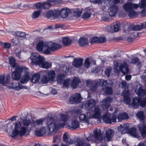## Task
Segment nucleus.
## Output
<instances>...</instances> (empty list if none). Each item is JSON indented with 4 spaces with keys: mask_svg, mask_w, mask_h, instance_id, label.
Wrapping results in <instances>:
<instances>
[{
    "mask_svg": "<svg viewBox=\"0 0 146 146\" xmlns=\"http://www.w3.org/2000/svg\"><path fill=\"white\" fill-rule=\"evenodd\" d=\"M44 46L45 45L44 41L42 40L40 41L36 45V49L39 52H42Z\"/></svg>",
    "mask_w": 146,
    "mask_h": 146,
    "instance_id": "obj_34",
    "label": "nucleus"
},
{
    "mask_svg": "<svg viewBox=\"0 0 146 146\" xmlns=\"http://www.w3.org/2000/svg\"><path fill=\"white\" fill-rule=\"evenodd\" d=\"M8 84L10 86L11 88L16 90H19L23 88V86L19 82H14L12 83L10 82Z\"/></svg>",
    "mask_w": 146,
    "mask_h": 146,
    "instance_id": "obj_15",
    "label": "nucleus"
},
{
    "mask_svg": "<svg viewBox=\"0 0 146 146\" xmlns=\"http://www.w3.org/2000/svg\"><path fill=\"white\" fill-rule=\"evenodd\" d=\"M31 120L29 119H25L23 120V125L25 126H28L30 124Z\"/></svg>",
    "mask_w": 146,
    "mask_h": 146,
    "instance_id": "obj_55",
    "label": "nucleus"
},
{
    "mask_svg": "<svg viewBox=\"0 0 146 146\" xmlns=\"http://www.w3.org/2000/svg\"><path fill=\"white\" fill-rule=\"evenodd\" d=\"M70 13L69 10L67 8H64L62 9L60 12V15L62 18L67 17Z\"/></svg>",
    "mask_w": 146,
    "mask_h": 146,
    "instance_id": "obj_27",
    "label": "nucleus"
},
{
    "mask_svg": "<svg viewBox=\"0 0 146 146\" xmlns=\"http://www.w3.org/2000/svg\"><path fill=\"white\" fill-rule=\"evenodd\" d=\"M44 120V119L43 118L36 120L34 122L35 126L36 127L40 125H42Z\"/></svg>",
    "mask_w": 146,
    "mask_h": 146,
    "instance_id": "obj_47",
    "label": "nucleus"
},
{
    "mask_svg": "<svg viewBox=\"0 0 146 146\" xmlns=\"http://www.w3.org/2000/svg\"><path fill=\"white\" fill-rule=\"evenodd\" d=\"M90 117L91 115L90 113H87L86 114H80L79 117L80 121L87 122L88 121V120L90 118Z\"/></svg>",
    "mask_w": 146,
    "mask_h": 146,
    "instance_id": "obj_22",
    "label": "nucleus"
},
{
    "mask_svg": "<svg viewBox=\"0 0 146 146\" xmlns=\"http://www.w3.org/2000/svg\"><path fill=\"white\" fill-rule=\"evenodd\" d=\"M83 59L80 58H75L72 62V65L75 67H79L82 64Z\"/></svg>",
    "mask_w": 146,
    "mask_h": 146,
    "instance_id": "obj_18",
    "label": "nucleus"
},
{
    "mask_svg": "<svg viewBox=\"0 0 146 146\" xmlns=\"http://www.w3.org/2000/svg\"><path fill=\"white\" fill-rule=\"evenodd\" d=\"M118 9V7L117 6L115 5H111L108 9L110 15L111 17L114 16L117 13Z\"/></svg>",
    "mask_w": 146,
    "mask_h": 146,
    "instance_id": "obj_17",
    "label": "nucleus"
},
{
    "mask_svg": "<svg viewBox=\"0 0 146 146\" xmlns=\"http://www.w3.org/2000/svg\"><path fill=\"white\" fill-rule=\"evenodd\" d=\"M91 15V13L88 12L84 13L82 15V18L84 19H87L89 18Z\"/></svg>",
    "mask_w": 146,
    "mask_h": 146,
    "instance_id": "obj_57",
    "label": "nucleus"
},
{
    "mask_svg": "<svg viewBox=\"0 0 146 146\" xmlns=\"http://www.w3.org/2000/svg\"><path fill=\"white\" fill-rule=\"evenodd\" d=\"M114 68L118 72L121 71L123 74H127L129 72L127 64L125 62L121 64L117 63V65H114Z\"/></svg>",
    "mask_w": 146,
    "mask_h": 146,
    "instance_id": "obj_8",
    "label": "nucleus"
},
{
    "mask_svg": "<svg viewBox=\"0 0 146 146\" xmlns=\"http://www.w3.org/2000/svg\"><path fill=\"white\" fill-rule=\"evenodd\" d=\"M75 144L77 146H90L89 143L85 144L82 139L79 138H77L74 142Z\"/></svg>",
    "mask_w": 146,
    "mask_h": 146,
    "instance_id": "obj_26",
    "label": "nucleus"
},
{
    "mask_svg": "<svg viewBox=\"0 0 146 146\" xmlns=\"http://www.w3.org/2000/svg\"><path fill=\"white\" fill-rule=\"evenodd\" d=\"M140 105L142 107H145L146 105V97L144 98L142 100L141 99L136 97L133 99L132 106L133 107L136 108Z\"/></svg>",
    "mask_w": 146,
    "mask_h": 146,
    "instance_id": "obj_7",
    "label": "nucleus"
},
{
    "mask_svg": "<svg viewBox=\"0 0 146 146\" xmlns=\"http://www.w3.org/2000/svg\"><path fill=\"white\" fill-rule=\"evenodd\" d=\"M9 64L13 68H15L16 66L15 59L13 57H9Z\"/></svg>",
    "mask_w": 146,
    "mask_h": 146,
    "instance_id": "obj_46",
    "label": "nucleus"
},
{
    "mask_svg": "<svg viewBox=\"0 0 146 146\" xmlns=\"http://www.w3.org/2000/svg\"><path fill=\"white\" fill-rule=\"evenodd\" d=\"M63 138L64 141L67 143L72 144L74 142L73 139L69 137L68 133L66 132L63 135Z\"/></svg>",
    "mask_w": 146,
    "mask_h": 146,
    "instance_id": "obj_23",
    "label": "nucleus"
},
{
    "mask_svg": "<svg viewBox=\"0 0 146 146\" xmlns=\"http://www.w3.org/2000/svg\"><path fill=\"white\" fill-rule=\"evenodd\" d=\"M15 68V71L21 74L23 72H26L28 70V69L27 68L20 66H16Z\"/></svg>",
    "mask_w": 146,
    "mask_h": 146,
    "instance_id": "obj_30",
    "label": "nucleus"
},
{
    "mask_svg": "<svg viewBox=\"0 0 146 146\" xmlns=\"http://www.w3.org/2000/svg\"><path fill=\"white\" fill-rule=\"evenodd\" d=\"M136 130L135 128H131L129 129L128 132L131 135L134 137L139 138V134L136 132Z\"/></svg>",
    "mask_w": 146,
    "mask_h": 146,
    "instance_id": "obj_24",
    "label": "nucleus"
},
{
    "mask_svg": "<svg viewBox=\"0 0 146 146\" xmlns=\"http://www.w3.org/2000/svg\"><path fill=\"white\" fill-rule=\"evenodd\" d=\"M40 13V11H35L32 15V17L33 19H35L39 17Z\"/></svg>",
    "mask_w": 146,
    "mask_h": 146,
    "instance_id": "obj_54",
    "label": "nucleus"
},
{
    "mask_svg": "<svg viewBox=\"0 0 146 146\" xmlns=\"http://www.w3.org/2000/svg\"><path fill=\"white\" fill-rule=\"evenodd\" d=\"M21 7V4L18 5H16L13 7H4L0 8V12L3 13H4L10 14L12 12V11H10L11 9L13 8H19Z\"/></svg>",
    "mask_w": 146,
    "mask_h": 146,
    "instance_id": "obj_11",
    "label": "nucleus"
},
{
    "mask_svg": "<svg viewBox=\"0 0 146 146\" xmlns=\"http://www.w3.org/2000/svg\"><path fill=\"white\" fill-rule=\"evenodd\" d=\"M109 28H111L112 30L109 31L110 32H116L119 31L120 29L119 22V21H117L113 23V26L111 27H109Z\"/></svg>",
    "mask_w": 146,
    "mask_h": 146,
    "instance_id": "obj_20",
    "label": "nucleus"
},
{
    "mask_svg": "<svg viewBox=\"0 0 146 146\" xmlns=\"http://www.w3.org/2000/svg\"><path fill=\"white\" fill-rule=\"evenodd\" d=\"M48 78L50 80H53L55 76V72L54 70H50L48 72Z\"/></svg>",
    "mask_w": 146,
    "mask_h": 146,
    "instance_id": "obj_42",
    "label": "nucleus"
},
{
    "mask_svg": "<svg viewBox=\"0 0 146 146\" xmlns=\"http://www.w3.org/2000/svg\"><path fill=\"white\" fill-rule=\"evenodd\" d=\"M79 126V124L78 121L76 120H73L71 124V127L74 129H76Z\"/></svg>",
    "mask_w": 146,
    "mask_h": 146,
    "instance_id": "obj_41",
    "label": "nucleus"
},
{
    "mask_svg": "<svg viewBox=\"0 0 146 146\" xmlns=\"http://www.w3.org/2000/svg\"><path fill=\"white\" fill-rule=\"evenodd\" d=\"M102 119L107 124H112L116 122L117 117L114 115L111 116V114L108 112L106 113L102 116Z\"/></svg>",
    "mask_w": 146,
    "mask_h": 146,
    "instance_id": "obj_6",
    "label": "nucleus"
},
{
    "mask_svg": "<svg viewBox=\"0 0 146 146\" xmlns=\"http://www.w3.org/2000/svg\"><path fill=\"white\" fill-rule=\"evenodd\" d=\"M112 101V99L110 97H108L103 99L101 107L104 109L108 108L110 105V103Z\"/></svg>",
    "mask_w": 146,
    "mask_h": 146,
    "instance_id": "obj_12",
    "label": "nucleus"
},
{
    "mask_svg": "<svg viewBox=\"0 0 146 146\" xmlns=\"http://www.w3.org/2000/svg\"><path fill=\"white\" fill-rule=\"evenodd\" d=\"M98 43V38L97 37H93L91 40L90 43L92 44L93 43Z\"/></svg>",
    "mask_w": 146,
    "mask_h": 146,
    "instance_id": "obj_60",
    "label": "nucleus"
},
{
    "mask_svg": "<svg viewBox=\"0 0 146 146\" xmlns=\"http://www.w3.org/2000/svg\"><path fill=\"white\" fill-rule=\"evenodd\" d=\"M138 7L137 4L129 2L125 3L123 7L125 11L128 13L129 17L130 18H133L137 15L136 12L134 11V9H137Z\"/></svg>",
    "mask_w": 146,
    "mask_h": 146,
    "instance_id": "obj_4",
    "label": "nucleus"
},
{
    "mask_svg": "<svg viewBox=\"0 0 146 146\" xmlns=\"http://www.w3.org/2000/svg\"><path fill=\"white\" fill-rule=\"evenodd\" d=\"M65 77V75L64 74H60L57 76V82L62 84L64 80Z\"/></svg>",
    "mask_w": 146,
    "mask_h": 146,
    "instance_id": "obj_43",
    "label": "nucleus"
},
{
    "mask_svg": "<svg viewBox=\"0 0 146 146\" xmlns=\"http://www.w3.org/2000/svg\"><path fill=\"white\" fill-rule=\"evenodd\" d=\"M81 100L80 94L78 93L75 94L70 98V102L72 104L79 103Z\"/></svg>",
    "mask_w": 146,
    "mask_h": 146,
    "instance_id": "obj_10",
    "label": "nucleus"
},
{
    "mask_svg": "<svg viewBox=\"0 0 146 146\" xmlns=\"http://www.w3.org/2000/svg\"><path fill=\"white\" fill-rule=\"evenodd\" d=\"M21 74L15 71L12 74V77L15 80H18L21 78Z\"/></svg>",
    "mask_w": 146,
    "mask_h": 146,
    "instance_id": "obj_39",
    "label": "nucleus"
},
{
    "mask_svg": "<svg viewBox=\"0 0 146 146\" xmlns=\"http://www.w3.org/2000/svg\"><path fill=\"white\" fill-rule=\"evenodd\" d=\"M61 119L58 120L62 127L64 126L65 122L68 119V117L66 115L61 114L60 115Z\"/></svg>",
    "mask_w": 146,
    "mask_h": 146,
    "instance_id": "obj_21",
    "label": "nucleus"
},
{
    "mask_svg": "<svg viewBox=\"0 0 146 146\" xmlns=\"http://www.w3.org/2000/svg\"><path fill=\"white\" fill-rule=\"evenodd\" d=\"M137 117L141 120H144L145 119V116L144 113L142 111H140L138 112L137 114Z\"/></svg>",
    "mask_w": 146,
    "mask_h": 146,
    "instance_id": "obj_51",
    "label": "nucleus"
},
{
    "mask_svg": "<svg viewBox=\"0 0 146 146\" xmlns=\"http://www.w3.org/2000/svg\"><path fill=\"white\" fill-rule=\"evenodd\" d=\"M118 130L122 133L124 134L128 132L129 130V125L127 123L121 124L118 127Z\"/></svg>",
    "mask_w": 146,
    "mask_h": 146,
    "instance_id": "obj_14",
    "label": "nucleus"
},
{
    "mask_svg": "<svg viewBox=\"0 0 146 146\" xmlns=\"http://www.w3.org/2000/svg\"><path fill=\"white\" fill-rule=\"evenodd\" d=\"M31 64L32 65H38L42 68L48 69L51 66V64L46 61H44V58L37 53H34L31 57Z\"/></svg>",
    "mask_w": 146,
    "mask_h": 146,
    "instance_id": "obj_2",
    "label": "nucleus"
},
{
    "mask_svg": "<svg viewBox=\"0 0 146 146\" xmlns=\"http://www.w3.org/2000/svg\"><path fill=\"white\" fill-rule=\"evenodd\" d=\"M117 119L119 121H120L123 120L127 119L129 118L128 115L125 112L119 113L117 116Z\"/></svg>",
    "mask_w": 146,
    "mask_h": 146,
    "instance_id": "obj_25",
    "label": "nucleus"
},
{
    "mask_svg": "<svg viewBox=\"0 0 146 146\" xmlns=\"http://www.w3.org/2000/svg\"><path fill=\"white\" fill-rule=\"evenodd\" d=\"M138 128L142 136L144 138L146 137V125L141 124L139 125Z\"/></svg>",
    "mask_w": 146,
    "mask_h": 146,
    "instance_id": "obj_19",
    "label": "nucleus"
},
{
    "mask_svg": "<svg viewBox=\"0 0 146 146\" xmlns=\"http://www.w3.org/2000/svg\"><path fill=\"white\" fill-rule=\"evenodd\" d=\"M43 49L42 52L47 54H50L52 51L49 44L48 45H45Z\"/></svg>",
    "mask_w": 146,
    "mask_h": 146,
    "instance_id": "obj_36",
    "label": "nucleus"
},
{
    "mask_svg": "<svg viewBox=\"0 0 146 146\" xmlns=\"http://www.w3.org/2000/svg\"><path fill=\"white\" fill-rule=\"evenodd\" d=\"M123 101L125 103L127 104H130L131 102V100L129 97V93L127 90H125L123 93Z\"/></svg>",
    "mask_w": 146,
    "mask_h": 146,
    "instance_id": "obj_16",
    "label": "nucleus"
},
{
    "mask_svg": "<svg viewBox=\"0 0 146 146\" xmlns=\"http://www.w3.org/2000/svg\"><path fill=\"white\" fill-rule=\"evenodd\" d=\"M35 5L36 8L42 9V3H38L35 4Z\"/></svg>",
    "mask_w": 146,
    "mask_h": 146,
    "instance_id": "obj_64",
    "label": "nucleus"
},
{
    "mask_svg": "<svg viewBox=\"0 0 146 146\" xmlns=\"http://www.w3.org/2000/svg\"><path fill=\"white\" fill-rule=\"evenodd\" d=\"M52 51H55L60 48L61 46L59 44L56 43H52L49 44Z\"/></svg>",
    "mask_w": 146,
    "mask_h": 146,
    "instance_id": "obj_32",
    "label": "nucleus"
},
{
    "mask_svg": "<svg viewBox=\"0 0 146 146\" xmlns=\"http://www.w3.org/2000/svg\"><path fill=\"white\" fill-rule=\"evenodd\" d=\"M96 104V101L91 99L84 102L83 104V106L86 110L91 111L95 107Z\"/></svg>",
    "mask_w": 146,
    "mask_h": 146,
    "instance_id": "obj_9",
    "label": "nucleus"
},
{
    "mask_svg": "<svg viewBox=\"0 0 146 146\" xmlns=\"http://www.w3.org/2000/svg\"><path fill=\"white\" fill-rule=\"evenodd\" d=\"M90 62L89 61V58H87L85 60L84 63V67L86 68H88L90 64Z\"/></svg>",
    "mask_w": 146,
    "mask_h": 146,
    "instance_id": "obj_53",
    "label": "nucleus"
},
{
    "mask_svg": "<svg viewBox=\"0 0 146 146\" xmlns=\"http://www.w3.org/2000/svg\"><path fill=\"white\" fill-rule=\"evenodd\" d=\"M15 124L14 129L12 134V136L15 137L18 135L21 136L24 135L26 132L27 128L24 127H21V123L19 121L15 122Z\"/></svg>",
    "mask_w": 146,
    "mask_h": 146,
    "instance_id": "obj_5",
    "label": "nucleus"
},
{
    "mask_svg": "<svg viewBox=\"0 0 146 146\" xmlns=\"http://www.w3.org/2000/svg\"><path fill=\"white\" fill-rule=\"evenodd\" d=\"M81 11L78 10L75 11L73 12V14L75 16L79 17L81 15Z\"/></svg>",
    "mask_w": 146,
    "mask_h": 146,
    "instance_id": "obj_61",
    "label": "nucleus"
},
{
    "mask_svg": "<svg viewBox=\"0 0 146 146\" xmlns=\"http://www.w3.org/2000/svg\"><path fill=\"white\" fill-rule=\"evenodd\" d=\"M135 92L139 96H146V89H143L141 87H140Z\"/></svg>",
    "mask_w": 146,
    "mask_h": 146,
    "instance_id": "obj_37",
    "label": "nucleus"
},
{
    "mask_svg": "<svg viewBox=\"0 0 146 146\" xmlns=\"http://www.w3.org/2000/svg\"><path fill=\"white\" fill-rule=\"evenodd\" d=\"M114 131L111 129H108L106 132L105 135H101V130L96 129L93 131V136L95 138V142L96 143H104L106 141H111L114 136Z\"/></svg>",
    "mask_w": 146,
    "mask_h": 146,
    "instance_id": "obj_1",
    "label": "nucleus"
},
{
    "mask_svg": "<svg viewBox=\"0 0 146 146\" xmlns=\"http://www.w3.org/2000/svg\"><path fill=\"white\" fill-rule=\"evenodd\" d=\"M79 45L81 46H83L88 44V39L84 38H80L78 40Z\"/></svg>",
    "mask_w": 146,
    "mask_h": 146,
    "instance_id": "obj_35",
    "label": "nucleus"
},
{
    "mask_svg": "<svg viewBox=\"0 0 146 146\" xmlns=\"http://www.w3.org/2000/svg\"><path fill=\"white\" fill-rule=\"evenodd\" d=\"M9 80V77L7 76L5 77L4 75L0 76V84L5 85L7 83Z\"/></svg>",
    "mask_w": 146,
    "mask_h": 146,
    "instance_id": "obj_29",
    "label": "nucleus"
},
{
    "mask_svg": "<svg viewBox=\"0 0 146 146\" xmlns=\"http://www.w3.org/2000/svg\"><path fill=\"white\" fill-rule=\"evenodd\" d=\"M94 113L93 117L95 118H99L101 116V113L100 110L98 108H96L94 110Z\"/></svg>",
    "mask_w": 146,
    "mask_h": 146,
    "instance_id": "obj_33",
    "label": "nucleus"
},
{
    "mask_svg": "<svg viewBox=\"0 0 146 146\" xmlns=\"http://www.w3.org/2000/svg\"><path fill=\"white\" fill-rule=\"evenodd\" d=\"M64 26L62 24H56L55 25L54 29H56L58 28H63Z\"/></svg>",
    "mask_w": 146,
    "mask_h": 146,
    "instance_id": "obj_63",
    "label": "nucleus"
},
{
    "mask_svg": "<svg viewBox=\"0 0 146 146\" xmlns=\"http://www.w3.org/2000/svg\"><path fill=\"white\" fill-rule=\"evenodd\" d=\"M59 12L56 10H50L47 13V18L51 19H54L58 17Z\"/></svg>",
    "mask_w": 146,
    "mask_h": 146,
    "instance_id": "obj_13",
    "label": "nucleus"
},
{
    "mask_svg": "<svg viewBox=\"0 0 146 146\" xmlns=\"http://www.w3.org/2000/svg\"><path fill=\"white\" fill-rule=\"evenodd\" d=\"M141 26L140 25H137L133 27L131 30L133 31H138L141 30Z\"/></svg>",
    "mask_w": 146,
    "mask_h": 146,
    "instance_id": "obj_58",
    "label": "nucleus"
},
{
    "mask_svg": "<svg viewBox=\"0 0 146 146\" xmlns=\"http://www.w3.org/2000/svg\"><path fill=\"white\" fill-rule=\"evenodd\" d=\"M107 81L104 80H100L98 82L97 84L101 86H106L107 84Z\"/></svg>",
    "mask_w": 146,
    "mask_h": 146,
    "instance_id": "obj_52",
    "label": "nucleus"
},
{
    "mask_svg": "<svg viewBox=\"0 0 146 146\" xmlns=\"http://www.w3.org/2000/svg\"><path fill=\"white\" fill-rule=\"evenodd\" d=\"M13 35L20 37H24L26 35L25 32L21 31H17L14 32Z\"/></svg>",
    "mask_w": 146,
    "mask_h": 146,
    "instance_id": "obj_45",
    "label": "nucleus"
},
{
    "mask_svg": "<svg viewBox=\"0 0 146 146\" xmlns=\"http://www.w3.org/2000/svg\"><path fill=\"white\" fill-rule=\"evenodd\" d=\"M131 63L134 64L140 65L141 64L140 61L138 58H132Z\"/></svg>",
    "mask_w": 146,
    "mask_h": 146,
    "instance_id": "obj_50",
    "label": "nucleus"
},
{
    "mask_svg": "<svg viewBox=\"0 0 146 146\" xmlns=\"http://www.w3.org/2000/svg\"><path fill=\"white\" fill-rule=\"evenodd\" d=\"M138 5V8L140 7L141 8H146V0H141L139 2V4H137Z\"/></svg>",
    "mask_w": 146,
    "mask_h": 146,
    "instance_id": "obj_49",
    "label": "nucleus"
},
{
    "mask_svg": "<svg viewBox=\"0 0 146 146\" xmlns=\"http://www.w3.org/2000/svg\"><path fill=\"white\" fill-rule=\"evenodd\" d=\"M80 82V80L78 78L76 77L74 78L71 84V87L74 88H76Z\"/></svg>",
    "mask_w": 146,
    "mask_h": 146,
    "instance_id": "obj_38",
    "label": "nucleus"
},
{
    "mask_svg": "<svg viewBox=\"0 0 146 146\" xmlns=\"http://www.w3.org/2000/svg\"><path fill=\"white\" fill-rule=\"evenodd\" d=\"M51 1L44 2L42 3V9H47L51 6Z\"/></svg>",
    "mask_w": 146,
    "mask_h": 146,
    "instance_id": "obj_48",
    "label": "nucleus"
},
{
    "mask_svg": "<svg viewBox=\"0 0 146 146\" xmlns=\"http://www.w3.org/2000/svg\"><path fill=\"white\" fill-rule=\"evenodd\" d=\"M106 41V38L104 37H100L98 38V43H102Z\"/></svg>",
    "mask_w": 146,
    "mask_h": 146,
    "instance_id": "obj_62",
    "label": "nucleus"
},
{
    "mask_svg": "<svg viewBox=\"0 0 146 146\" xmlns=\"http://www.w3.org/2000/svg\"><path fill=\"white\" fill-rule=\"evenodd\" d=\"M25 74L23 76L21 82L23 84L26 83L30 79V75L29 72L27 71L25 72Z\"/></svg>",
    "mask_w": 146,
    "mask_h": 146,
    "instance_id": "obj_28",
    "label": "nucleus"
},
{
    "mask_svg": "<svg viewBox=\"0 0 146 146\" xmlns=\"http://www.w3.org/2000/svg\"><path fill=\"white\" fill-rule=\"evenodd\" d=\"M62 42L64 46H67L70 45L71 43V40L69 38L65 37L62 39Z\"/></svg>",
    "mask_w": 146,
    "mask_h": 146,
    "instance_id": "obj_40",
    "label": "nucleus"
},
{
    "mask_svg": "<svg viewBox=\"0 0 146 146\" xmlns=\"http://www.w3.org/2000/svg\"><path fill=\"white\" fill-rule=\"evenodd\" d=\"M50 80L46 76H44L41 80V82L43 83H47Z\"/></svg>",
    "mask_w": 146,
    "mask_h": 146,
    "instance_id": "obj_56",
    "label": "nucleus"
},
{
    "mask_svg": "<svg viewBox=\"0 0 146 146\" xmlns=\"http://www.w3.org/2000/svg\"><path fill=\"white\" fill-rule=\"evenodd\" d=\"M103 89L105 93L107 94H111L112 93V89L110 87L105 86L103 88Z\"/></svg>",
    "mask_w": 146,
    "mask_h": 146,
    "instance_id": "obj_44",
    "label": "nucleus"
},
{
    "mask_svg": "<svg viewBox=\"0 0 146 146\" xmlns=\"http://www.w3.org/2000/svg\"><path fill=\"white\" fill-rule=\"evenodd\" d=\"M40 77V76L39 74H35L32 75V77L31 79V82L34 83H38L39 82Z\"/></svg>",
    "mask_w": 146,
    "mask_h": 146,
    "instance_id": "obj_31",
    "label": "nucleus"
},
{
    "mask_svg": "<svg viewBox=\"0 0 146 146\" xmlns=\"http://www.w3.org/2000/svg\"><path fill=\"white\" fill-rule=\"evenodd\" d=\"M47 124L49 130L52 132H56L60 128L62 127L59 123V121H56L52 117H47Z\"/></svg>",
    "mask_w": 146,
    "mask_h": 146,
    "instance_id": "obj_3",
    "label": "nucleus"
},
{
    "mask_svg": "<svg viewBox=\"0 0 146 146\" xmlns=\"http://www.w3.org/2000/svg\"><path fill=\"white\" fill-rule=\"evenodd\" d=\"M70 80L69 79L64 80L63 82V86L68 87L69 85Z\"/></svg>",
    "mask_w": 146,
    "mask_h": 146,
    "instance_id": "obj_59",
    "label": "nucleus"
}]
</instances>
